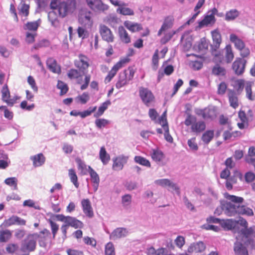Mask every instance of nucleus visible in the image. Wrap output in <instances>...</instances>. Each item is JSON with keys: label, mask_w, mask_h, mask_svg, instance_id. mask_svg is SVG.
Returning a JSON list of instances; mask_svg holds the SVG:
<instances>
[{"label": "nucleus", "mask_w": 255, "mask_h": 255, "mask_svg": "<svg viewBox=\"0 0 255 255\" xmlns=\"http://www.w3.org/2000/svg\"><path fill=\"white\" fill-rule=\"evenodd\" d=\"M234 251L236 255H249L247 248L239 242L234 244Z\"/></svg>", "instance_id": "nucleus-31"}, {"label": "nucleus", "mask_w": 255, "mask_h": 255, "mask_svg": "<svg viewBox=\"0 0 255 255\" xmlns=\"http://www.w3.org/2000/svg\"><path fill=\"white\" fill-rule=\"evenodd\" d=\"M118 31L120 38L122 42L125 43H128L130 42V37L123 26L119 27Z\"/></svg>", "instance_id": "nucleus-32"}, {"label": "nucleus", "mask_w": 255, "mask_h": 255, "mask_svg": "<svg viewBox=\"0 0 255 255\" xmlns=\"http://www.w3.org/2000/svg\"><path fill=\"white\" fill-rule=\"evenodd\" d=\"M212 73L216 76H225L226 74V70L224 67L217 64L213 67Z\"/></svg>", "instance_id": "nucleus-43"}, {"label": "nucleus", "mask_w": 255, "mask_h": 255, "mask_svg": "<svg viewBox=\"0 0 255 255\" xmlns=\"http://www.w3.org/2000/svg\"><path fill=\"white\" fill-rule=\"evenodd\" d=\"M50 7L53 10L48 13V20L52 26L56 27L59 24L57 12L62 17L73 13L76 8V1L75 0H66L63 1L60 0H52Z\"/></svg>", "instance_id": "nucleus-1"}, {"label": "nucleus", "mask_w": 255, "mask_h": 255, "mask_svg": "<svg viewBox=\"0 0 255 255\" xmlns=\"http://www.w3.org/2000/svg\"><path fill=\"white\" fill-rule=\"evenodd\" d=\"M214 132L213 130H207L203 134L201 137L202 140L205 144H208L213 138Z\"/></svg>", "instance_id": "nucleus-41"}, {"label": "nucleus", "mask_w": 255, "mask_h": 255, "mask_svg": "<svg viewBox=\"0 0 255 255\" xmlns=\"http://www.w3.org/2000/svg\"><path fill=\"white\" fill-rule=\"evenodd\" d=\"M50 42L48 40L43 39L39 41L37 43H35L33 48L35 49H38L42 47H48L50 45Z\"/></svg>", "instance_id": "nucleus-52"}, {"label": "nucleus", "mask_w": 255, "mask_h": 255, "mask_svg": "<svg viewBox=\"0 0 255 255\" xmlns=\"http://www.w3.org/2000/svg\"><path fill=\"white\" fill-rule=\"evenodd\" d=\"M240 12L237 9H231L226 12L225 20L227 21H233L240 15Z\"/></svg>", "instance_id": "nucleus-33"}, {"label": "nucleus", "mask_w": 255, "mask_h": 255, "mask_svg": "<svg viewBox=\"0 0 255 255\" xmlns=\"http://www.w3.org/2000/svg\"><path fill=\"white\" fill-rule=\"evenodd\" d=\"M92 13L87 9H82L78 15V22L83 27L91 28L93 25Z\"/></svg>", "instance_id": "nucleus-6"}, {"label": "nucleus", "mask_w": 255, "mask_h": 255, "mask_svg": "<svg viewBox=\"0 0 255 255\" xmlns=\"http://www.w3.org/2000/svg\"><path fill=\"white\" fill-rule=\"evenodd\" d=\"M205 246L202 242H199L196 243L191 244L188 249L189 253H201L204 251Z\"/></svg>", "instance_id": "nucleus-29"}, {"label": "nucleus", "mask_w": 255, "mask_h": 255, "mask_svg": "<svg viewBox=\"0 0 255 255\" xmlns=\"http://www.w3.org/2000/svg\"><path fill=\"white\" fill-rule=\"evenodd\" d=\"M190 66L195 70H199L203 67V60L193 61L191 62Z\"/></svg>", "instance_id": "nucleus-57"}, {"label": "nucleus", "mask_w": 255, "mask_h": 255, "mask_svg": "<svg viewBox=\"0 0 255 255\" xmlns=\"http://www.w3.org/2000/svg\"><path fill=\"white\" fill-rule=\"evenodd\" d=\"M224 197L232 202V205L226 204L225 207L228 210L227 214L229 215V217L234 216L237 214L247 216L254 215L253 211L251 208L241 205L244 200L243 198L231 195L228 193L224 194Z\"/></svg>", "instance_id": "nucleus-2"}, {"label": "nucleus", "mask_w": 255, "mask_h": 255, "mask_svg": "<svg viewBox=\"0 0 255 255\" xmlns=\"http://www.w3.org/2000/svg\"><path fill=\"white\" fill-rule=\"evenodd\" d=\"M48 222L49 223L51 229L52 231V233L53 235V238H55V237L57 233V231L59 229V226L55 222H53L52 220L49 219Z\"/></svg>", "instance_id": "nucleus-56"}, {"label": "nucleus", "mask_w": 255, "mask_h": 255, "mask_svg": "<svg viewBox=\"0 0 255 255\" xmlns=\"http://www.w3.org/2000/svg\"><path fill=\"white\" fill-rule=\"evenodd\" d=\"M134 161L141 165L147 167H150L151 164L148 160L141 156H135L134 158Z\"/></svg>", "instance_id": "nucleus-49"}, {"label": "nucleus", "mask_w": 255, "mask_h": 255, "mask_svg": "<svg viewBox=\"0 0 255 255\" xmlns=\"http://www.w3.org/2000/svg\"><path fill=\"white\" fill-rule=\"evenodd\" d=\"M228 96L230 106L234 109H236L239 106L238 99L236 94L234 91H231Z\"/></svg>", "instance_id": "nucleus-39"}, {"label": "nucleus", "mask_w": 255, "mask_h": 255, "mask_svg": "<svg viewBox=\"0 0 255 255\" xmlns=\"http://www.w3.org/2000/svg\"><path fill=\"white\" fill-rule=\"evenodd\" d=\"M184 124L186 126H191V130L196 134L201 133L206 128V124L203 121H197L196 117L189 115L187 116Z\"/></svg>", "instance_id": "nucleus-4"}, {"label": "nucleus", "mask_w": 255, "mask_h": 255, "mask_svg": "<svg viewBox=\"0 0 255 255\" xmlns=\"http://www.w3.org/2000/svg\"><path fill=\"white\" fill-rule=\"evenodd\" d=\"M168 187V190L175 192L177 195L180 194V189L177 185L176 183H173L170 180V183L167 186Z\"/></svg>", "instance_id": "nucleus-61"}, {"label": "nucleus", "mask_w": 255, "mask_h": 255, "mask_svg": "<svg viewBox=\"0 0 255 255\" xmlns=\"http://www.w3.org/2000/svg\"><path fill=\"white\" fill-rule=\"evenodd\" d=\"M46 64L48 68L54 73H60L61 72L60 67L57 65L56 60L53 58H49L46 61Z\"/></svg>", "instance_id": "nucleus-25"}, {"label": "nucleus", "mask_w": 255, "mask_h": 255, "mask_svg": "<svg viewBox=\"0 0 255 255\" xmlns=\"http://www.w3.org/2000/svg\"><path fill=\"white\" fill-rule=\"evenodd\" d=\"M125 5V3H122V5L117 9V12L124 15H133L134 14L133 10Z\"/></svg>", "instance_id": "nucleus-37"}, {"label": "nucleus", "mask_w": 255, "mask_h": 255, "mask_svg": "<svg viewBox=\"0 0 255 255\" xmlns=\"http://www.w3.org/2000/svg\"><path fill=\"white\" fill-rule=\"evenodd\" d=\"M105 255H115V248L113 243L109 242L106 245Z\"/></svg>", "instance_id": "nucleus-54"}, {"label": "nucleus", "mask_w": 255, "mask_h": 255, "mask_svg": "<svg viewBox=\"0 0 255 255\" xmlns=\"http://www.w3.org/2000/svg\"><path fill=\"white\" fill-rule=\"evenodd\" d=\"M128 62V58H125L117 62L112 68V69L115 70V72H117L118 71L123 67L124 65Z\"/></svg>", "instance_id": "nucleus-58"}, {"label": "nucleus", "mask_w": 255, "mask_h": 255, "mask_svg": "<svg viewBox=\"0 0 255 255\" xmlns=\"http://www.w3.org/2000/svg\"><path fill=\"white\" fill-rule=\"evenodd\" d=\"M111 104L110 100H108L104 102L101 106L99 107L98 111L94 115V117L98 118L101 116L104 112L108 109V106Z\"/></svg>", "instance_id": "nucleus-38"}, {"label": "nucleus", "mask_w": 255, "mask_h": 255, "mask_svg": "<svg viewBox=\"0 0 255 255\" xmlns=\"http://www.w3.org/2000/svg\"><path fill=\"white\" fill-rule=\"evenodd\" d=\"M120 21L119 18L115 14H110L106 17V22L111 26L116 28Z\"/></svg>", "instance_id": "nucleus-35"}, {"label": "nucleus", "mask_w": 255, "mask_h": 255, "mask_svg": "<svg viewBox=\"0 0 255 255\" xmlns=\"http://www.w3.org/2000/svg\"><path fill=\"white\" fill-rule=\"evenodd\" d=\"M75 161L78 165V168L80 170L83 174H86L87 172V166L84 161L79 158H77Z\"/></svg>", "instance_id": "nucleus-51"}, {"label": "nucleus", "mask_w": 255, "mask_h": 255, "mask_svg": "<svg viewBox=\"0 0 255 255\" xmlns=\"http://www.w3.org/2000/svg\"><path fill=\"white\" fill-rule=\"evenodd\" d=\"M149 155L152 160L156 163L161 162L165 157L164 152L158 147L152 148L149 151Z\"/></svg>", "instance_id": "nucleus-15"}, {"label": "nucleus", "mask_w": 255, "mask_h": 255, "mask_svg": "<svg viewBox=\"0 0 255 255\" xmlns=\"http://www.w3.org/2000/svg\"><path fill=\"white\" fill-rule=\"evenodd\" d=\"M68 175L70 177L71 182H72L76 188H78L79 183L78 181V177L75 170L73 169H69Z\"/></svg>", "instance_id": "nucleus-47"}, {"label": "nucleus", "mask_w": 255, "mask_h": 255, "mask_svg": "<svg viewBox=\"0 0 255 255\" xmlns=\"http://www.w3.org/2000/svg\"><path fill=\"white\" fill-rule=\"evenodd\" d=\"M75 66L78 68L83 74H85L89 66L88 58L82 54L79 56V60L74 62Z\"/></svg>", "instance_id": "nucleus-11"}, {"label": "nucleus", "mask_w": 255, "mask_h": 255, "mask_svg": "<svg viewBox=\"0 0 255 255\" xmlns=\"http://www.w3.org/2000/svg\"><path fill=\"white\" fill-rule=\"evenodd\" d=\"M174 20V18L173 16H167L164 18L163 23L161 26L165 30H167L172 27Z\"/></svg>", "instance_id": "nucleus-48"}, {"label": "nucleus", "mask_w": 255, "mask_h": 255, "mask_svg": "<svg viewBox=\"0 0 255 255\" xmlns=\"http://www.w3.org/2000/svg\"><path fill=\"white\" fill-rule=\"evenodd\" d=\"M36 246V235L29 234L22 241L20 250L23 253V255H29V253L33 252Z\"/></svg>", "instance_id": "nucleus-5"}, {"label": "nucleus", "mask_w": 255, "mask_h": 255, "mask_svg": "<svg viewBox=\"0 0 255 255\" xmlns=\"http://www.w3.org/2000/svg\"><path fill=\"white\" fill-rule=\"evenodd\" d=\"M2 100L3 102L6 103L8 105L12 106L15 103L13 99H9L10 92L6 84L4 85L1 90Z\"/></svg>", "instance_id": "nucleus-23"}, {"label": "nucleus", "mask_w": 255, "mask_h": 255, "mask_svg": "<svg viewBox=\"0 0 255 255\" xmlns=\"http://www.w3.org/2000/svg\"><path fill=\"white\" fill-rule=\"evenodd\" d=\"M208 44L204 39H201L198 45V49L200 52H203L208 49Z\"/></svg>", "instance_id": "nucleus-64"}, {"label": "nucleus", "mask_w": 255, "mask_h": 255, "mask_svg": "<svg viewBox=\"0 0 255 255\" xmlns=\"http://www.w3.org/2000/svg\"><path fill=\"white\" fill-rule=\"evenodd\" d=\"M86 1L90 9L98 13L105 12L109 7L101 0H86Z\"/></svg>", "instance_id": "nucleus-7"}, {"label": "nucleus", "mask_w": 255, "mask_h": 255, "mask_svg": "<svg viewBox=\"0 0 255 255\" xmlns=\"http://www.w3.org/2000/svg\"><path fill=\"white\" fill-rule=\"evenodd\" d=\"M216 21L215 16L210 15L209 14H207L203 19L200 21L198 23V27L199 28H202L204 26H207L209 25H212L214 24Z\"/></svg>", "instance_id": "nucleus-26"}, {"label": "nucleus", "mask_w": 255, "mask_h": 255, "mask_svg": "<svg viewBox=\"0 0 255 255\" xmlns=\"http://www.w3.org/2000/svg\"><path fill=\"white\" fill-rule=\"evenodd\" d=\"M99 157L104 165H106L110 160V156L107 152L105 148L102 146L100 148Z\"/></svg>", "instance_id": "nucleus-36"}, {"label": "nucleus", "mask_w": 255, "mask_h": 255, "mask_svg": "<svg viewBox=\"0 0 255 255\" xmlns=\"http://www.w3.org/2000/svg\"><path fill=\"white\" fill-rule=\"evenodd\" d=\"M4 109V116L5 118L9 120H11L13 119V114L12 112L9 111L6 106H0V110Z\"/></svg>", "instance_id": "nucleus-63"}, {"label": "nucleus", "mask_w": 255, "mask_h": 255, "mask_svg": "<svg viewBox=\"0 0 255 255\" xmlns=\"http://www.w3.org/2000/svg\"><path fill=\"white\" fill-rule=\"evenodd\" d=\"M39 23L38 21H34L32 22H28L24 26V29H28L29 30H37Z\"/></svg>", "instance_id": "nucleus-50"}, {"label": "nucleus", "mask_w": 255, "mask_h": 255, "mask_svg": "<svg viewBox=\"0 0 255 255\" xmlns=\"http://www.w3.org/2000/svg\"><path fill=\"white\" fill-rule=\"evenodd\" d=\"M129 82L127 79V71L125 70L119 74L118 80L116 84V87L118 89H121L128 85Z\"/></svg>", "instance_id": "nucleus-24"}, {"label": "nucleus", "mask_w": 255, "mask_h": 255, "mask_svg": "<svg viewBox=\"0 0 255 255\" xmlns=\"http://www.w3.org/2000/svg\"><path fill=\"white\" fill-rule=\"evenodd\" d=\"M66 224L68 225L69 227L71 226L75 229L81 228L83 226V224L81 221L74 217L69 216H67Z\"/></svg>", "instance_id": "nucleus-30"}, {"label": "nucleus", "mask_w": 255, "mask_h": 255, "mask_svg": "<svg viewBox=\"0 0 255 255\" xmlns=\"http://www.w3.org/2000/svg\"><path fill=\"white\" fill-rule=\"evenodd\" d=\"M236 224L237 223L235 220L228 219L226 220H222L221 225L225 229L230 230L234 229Z\"/></svg>", "instance_id": "nucleus-44"}, {"label": "nucleus", "mask_w": 255, "mask_h": 255, "mask_svg": "<svg viewBox=\"0 0 255 255\" xmlns=\"http://www.w3.org/2000/svg\"><path fill=\"white\" fill-rule=\"evenodd\" d=\"M57 87L61 90L60 95H61L66 94L68 90L67 85L61 81H58Z\"/></svg>", "instance_id": "nucleus-59"}, {"label": "nucleus", "mask_w": 255, "mask_h": 255, "mask_svg": "<svg viewBox=\"0 0 255 255\" xmlns=\"http://www.w3.org/2000/svg\"><path fill=\"white\" fill-rule=\"evenodd\" d=\"M89 173L91 177L92 182L93 183V186L94 191L96 192L99 187L100 178L97 172L90 166H88Z\"/></svg>", "instance_id": "nucleus-20"}, {"label": "nucleus", "mask_w": 255, "mask_h": 255, "mask_svg": "<svg viewBox=\"0 0 255 255\" xmlns=\"http://www.w3.org/2000/svg\"><path fill=\"white\" fill-rule=\"evenodd\" d=\"M4 224L6 226H10L13 225H25L26 221L25 220L18 217L17 216H12L9 219L5 220Z\"/></svg>", "instance_id": "nucleus-21"}, {"label": "nucleus", "mask_w": 255, "mask_h": 255, "mask_svg": "<svg viewBox=\"0 0 255 255\" xmlns=\"http://www.w3.org/2000/svg\"><path fill=\"white\" fill-rule=\"evenodd\" d=\"M139 95L142 102L147 107L149 106L150 103L154 100L153 94L146 88H139Z\"/></svg>", "instance_id": "nucleus-9"}, {"label": "nucleus", "mask_w": 255, "mask_h": 255, "mask_svg": "<svg viewBox=\"0 0 255 255\" xmlns=\"http://www.w3.org/2000/svg\"><path fill=\"white\" fill-rule=\"evenodd\" d=\"M241 234L247 240L245 243L250 244L255 247V235H254L253 229L250 228H244L241 230Z\"/></svg>", "instance_id": "nucleus-14"}, {"label": "nucleus", "mask_w": 255, "mask_h": 255, "mask_svg": "<svg viewBox=\"0 0 255 255\" xmlns=\"http://www.w3.org/2000/svg\"><path fill=\"white\" fill-rule=\"evenodd\" d=\"M246 64V60L240 57L236 58L232 64V69L235 74L237 75H242L245 72Z\"/></svg>", "instance_id": "nucleus-10"}, {"label": "nucleus", "mask_w": 255, "mask_h": 255, "mask_svg": "<svg viewBox=\"0 0 255 255\" xmlns=\"http://www.w3.org/2000/svg\"><path fill=\"white\" fill-rule=\"evenodd\" d=\"M30 159L33 162L34 167L42 166L45 161V158L42 153H39L30 157Z\"/></svg>", "instance_id": "nucleus-27"}, {"label": "nucleus", "mask_w": 255, "mask_h": 255, "mask_svg": "<svg viewBox=\"0 0 255 255\" xmlns=\"http://www.w3.org/2000/svg\"><path fill=\"white\" fill-rule=\"evenodd\" d=\"M128 159V156L123 154L120 155L113 159V169L119 171L123 169L124 165L127 163Z\"/></svg>", "instance_id": "nucleus-12"}, {"label": "nucleus", "mask_w": 255, "mask_h": 255, "mask_svg": "<svg viewBox=\"0 0 255 255\" xmlns=\"http://www.w3.org/2000/svg\"><path fill=\"white\" fill-rule=\"evenodd\" d=\"M225 59L227 63H231L234 59V54L231 45H227L225 48Z\"/></svg>", "instance_id": "nucleus-40"}, {"label": "nucleus", "mask_w": 255, "mask_h": 255, "mask_svg": "<svg viewBox=\"0 0 255 255\" xmlns=\"http://www.w3.org/2000/svg\"><path fill=\"white\" fill-rule=\"evenodd\" d=\"M128 230L124 228H118L114 230L110 235L111 240H115L126 237L128 235Z\"/></svg>", "instance_id": "nucleus-19"}, {"label": "nucleus", "mask_w": 255, "mask_h": 255, "mask_svg": "<svg viewBox=\"0 0 255 255\" xmlns=\"http://www.w3.org/2000/svg\"><path fill=\"white\" fill-rule=\"evenodd\" d=\"M125 26L132 32L139 31L142 29L140 24L127 20L124 22Z\"/></svg>", "instance_id": "nucleus-28"}, {"label": "nucleus", "mask_w": 255, "mask_h": 255, "mask_svg": "<svg viewBox=\"0 0 255 255\" xmlns=\"http://www.w3.org/2000/svg\"><path fill=\"white\" fill-rule=\"evenodd\" d=\"M99 32L104 40L108 42L114 41V36L108 26L104 24H101L99 26Z\"/></svg>", "instance_id": "nucleus-13"}, {"label": "nucleus", "mask_w": 255, "mask_h": 255, "mask_svg": "<svg viewBox=\"0 0 255 255\" xmlns=\"http://www.w3.org/2000/svg\"><path fill=\"white\" fill-rule=\"evenodd\" d=\"M83 211L86 216L89 218L94 216L93 208L91 202L88 199H84L81 201Z\"/></svg>", "instance_id": "nucleus-17"}, {"label": "nucleus", "mask_w": 255, "mask_h": 255, "mask_svg": "<svg viewBox=\"0 0 255 255\" xmlns=\"http://www.w3.org/2000/svg\"><path fill=\"white\" fill-rule=\"evenodd\" d=\"M29 6L25 3H21L20 6L18 7L19 14L27 16L29 14Z\"/></svg>", "instance_id": "nucleus-55"}, {"label": "nucleus", "mask_w": 255, "mask_h": 255, "mask_svg": "<svg viewBox=\"0 0 255 255\" xmlns=\"http://www.w3.org/2000/svg\"><path fill=\"white\" fill-rule=\"evenodd\" d=\"M165 114L164 113L162 116L159 118V124L162 125V127L164 130V137L165 139L169 142H172L173 141V138L171 135L169 134V128L167 123L166 119L163 116Z\"/></svg>", "instance_id": "nucleus-18"}, {"label": "nucleus", "mask_w": 255, "mask_h": 255, "mask_svg": "<svg viewBox=\"0 0 255 255\" xmlns=\"http://www.w3.org/2000/svg\"><path fill=\"white\" fill-rule=\"evenodd\" d=\"M195 113L198 116H201L205 120H213L217 116V112L214 107L196 109Z\"/></svg>", "instance_id": "nucleus-8"}, {"label": "nucleus", "mask_w": 255, "mask_h": 255, "mask_svg": "<svg viewBox=\"0 0 255 255\" xmlns=\"http://www.w3.org/2000/svg\"><path fill=\"white\" fill-rule=\"evenodd\" d=\"M212 36L213 41V44L212 46V54L214 56V60L217 62H222L224 56L220 51H218L222 41L221 34L217 30H214L212 32Z\"/></svg>", "instance_id": "nucleus-3"}, {"label": "nucleus", "mask_w": 255, "mask_h": 255, "mask_svg": "<svg viewBox=\"0 0 255 255\" xmlns=\"http://www.w3.org/2000/svg\"><path fill=\"white\" fill-rule=\"evenodd\" d=\"M87 29V28L82 25L81 26H79L77 29L78 37L83 40L87 38L89 36V32Z\"/></svg>", "instance_id": "nucleus-46"}, {"label": "nucleus", "mask_w": 255, "mask_h": 255, "mask_svg": "<svg viewBox=\"0 0 255 255\" xmlns=\"http://www.w3.org/2000/svg\"><path fill=\"white\" fill-rule=\"evenodd\" d=\"M168 187V190L175 192L177 195L180 194V189L177 185L176 183H173L170 180V183L167 186Z\"/></svg>", "instance_id": "nucleus-62"}, {"label": "nucleus", "mask_w": 255, "mask_h": 255, "mask_svg": "<svg viewBox=\"0 0 255 255\" xmlns=\"http://www.w3.org/2000/svg\"><path fill=\"white\" fill-rule=\"evenodd\" d=\"M81 73V72L79 70H78L75 69H71L68 71L67 75L70 79H77L78 83L81 84V79H79L80 78H82Z\"/></svg>", "instance_id": "nucleus-34"}, {"label": "nucleus", "mask_w": 255, "mask_h": 255, "mask_svg": "<svg viewBox=\"0 0 255 255\" xmlns=\"http://www.w3.org/2000/svg\"><path fill=\"white\" fill-rule=\"evenodd\" d=\"M96 126L99 128H102L110 124V121L105 119H97L95 121Z\"/></svg>", "instance_id": "nucleus-53"}, {"label": "nucleus", "mask_w": 255, "mask_h": 255, "mask_svg": "<svg viewBox=\"0 0 255 255\" xmlns=\"http://www.w3.org/2000/svg\"><path fill=\"white\" fill-rule=\"evenodd\" d=\"M33 235H36V241L38 240L39 246L44 247L46 246V242L51 234L48 230L44 229L39 233H33Z\"/></svg>", "instance_id": "nucleus-16"}, {"label": "nucleus", "mask_w": 255, "mask_h": 255, "mask_svg": "<svg viewBox=\"0 0 255 255\" xmlns=\"http://www.w3.org/2000/svg\"><path fill=\"white\" fill-rule=\"evenodd\" d=\"M226 204L232 205V202L231 201V202L225 201V202H221L220 206L217 207L216 209V210L214 212L215 214H216L217 215H220V214H221L222 212H224L227 216H229V215L227 214L228 210H227L226 208L225 207Z\"/></svg>", "instance_id": "nucleus-42"}, {"label": "nucleus", "mask_w": 255, "mask_h": 255, "mask_svg": "<svg viewBox=\"0 0 255 255\" xmlns=\"http://www.w3.org/2000/svg\"><path fill=\"white\" fill-rule=\"evenodd\" d=\"M230 40L234 44L235 47L238 50H241L246 46L244 41L235 34L232 33L230 35Z\"/></svg>", "instance_id": "nucleus-22"}, {"label": "nucleus", "mask_w": 255, "mask_h": 255, "mask_svg": "<svg viewBox=\"0 0 255 255\" xmlns=\"http://www.w3.org/2000/svg\"><path fill=\"white\" fill-rule=\"evenodd\" d=\"M17 182L18 180L15 177H8L5 179L4 181V183L7 185L12 187L13 190H17Z\"/></svg>", "instance_id": "nucleus-45"}, {"label": "nucleus", "mask_w": 255, "mask_h": 255, "mask_svg": "<svg viewBox=\"0 0 255 255\" xmlns=\"http://www.w3.org/2000/svg\"><path fill=\"white\" fill-rule=\"evenodd\" d=\"M11 237V233L8 230H5L0 234V241L1 242H6Z\"/></svg>", "instance_id": "nucleus-60"}]
</instances>
